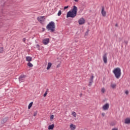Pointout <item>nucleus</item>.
Instances as JSON below:
<instances>
[{
  "label": "nucleus",
  "mask_w": 130,
  "mask_h": 130,
  "mask_svg": "<svg viewBox=\"0 0 130 130\" xmlns=\"http://www.w3.org/2000/svg\"><path fill=\"white\" fill-rule=\"evenodd\" d=\"M78 12V7L76 6H73V8L72 11H70L67 13V18H75L77 16V13Z\"/></svg>",
  "instance_id": "1"
},
{
  "label": "nucleus",
  "mask_w": 130,
  "mask_h": 130,
  "mask_svg": "<svg viewBox=\"0 0 130 130\" xmlns=\"http://www.w3.org/2000/svg\"><path fill=\"white\" fill-rule=\"evenodd\" d=\"M46 29L48 31H50V32H54L55 31V24L54 22L51 21L49 22L46 26Z\"/></svg>",
  "instance_id": "2"
},
{
  "label": "nucleus",
  "mask_w": 130,
  "mask_h": 130,
  "mask_svg": "<svg viewBox=\"0 0 130 130\" xmlns=\"http://www.w3.org/2000/svg\"><path fill=\"white\" fill-rule=\"evenodd\" d=\"M113 73L116 79H119V78H120V76H121V70L120 69V68H115L113 70Z\"/></svg>",
  "instance_id": "3"
},
{
  "label": "nucleus",
  "mask_w": 130,
  "mask_h": 130,
  "mask_svg": "<svg viewBox=\"0 0 130 130\" xmlns=\"http://www.w3.org/2000/svg\"><path fill=\"white\" fill-rule=\"evenodd\" d=\"M27 76L25 75H20L19 77V81L20 83H22V82H24L25 81V78H26Z\"/></svg>",
  "instance_id": "4"
},
{
  "label": "nucleus",
  "mask_w": 130,
  "mask_h": 130,
  "mask_svg": "<svg viewBox=\"0 0 130 130\" xmlns=\"http://www.w3.org/2000/svg\"><path fill=\"white\" fill-rule=\"evenodd\" d=\"M85 19L84 18H81L79 20H78V23L79 25H84L85 24Z\"/></svg>",
  "instance_id": "5"
},
{
  "label": "nucleus",
  "mask_w": 130,
  "mask_h": 130,
  "mask_svg": "<svg viewBox=\"0 0 130 130\" xmlns=\"http://www.w3.org/2000/svg\"><path fill=\"white\" fill-rule=\"evenodd\" d=\"M93 79H94V76H91L90 78L89 79V82L88 84L89 87H91L92 86V84L93 83Z\"/></svg>",
  "instance_id": "6"
},
{
  "label": "nucleus",
  "mask_w": 130,
  "mask_h": 130,
  "mask_svg": "<svg viewBox=\"0 0 130 130\" xmlns=\"http://www.w3.org/2000/svg\"><path fill=\"white\" fill-rule=\"evenodd\" d=\"M101 14L103 17H106V11L104 10V7L102 6Z\"/></svg>",
  "instance_id": "7"
},
{
  "label": "nucleus",
  "mask_w": 130,
  "mask_h": 130,
  "mask_svg": "<svg viewBox=\"0 0 130 130\" xmlns=\"http://www.w3.org/2000/svg\"><path fill=\"white\" fill-rule=\"evenodd\" d=\"M108 108H109V104L108 103L106 104L103 106V109L104 110H108Z\"/></svg>",
  "instance_id": "8"
},
{
  "label": "nucleus",
  "mask_w": 130,
  "mask_h": 130,
  "mask_svg": "<svg viewBox=\"0 0 130 130\" xmlns=\"http://www.w3.org/2000/svg\"><path fill=\"white\" fill-rule=\"evenodd\" d=\"M49 42V39L46 38L43 40V43L44 45H47V44Z\"/></svg>",
  "instance_id": "9"
},
{
  "label": "nucleus",
  "mask_w": 130,
  "mask_h": 130,
  "mask_svg": "<svg viewBox=\"0 0 130 130\" xmlns=\"http://www.w3.org/2000/svg\"><path fill=\"white\" fill-rule=\"evenodd\" d=\"M103 59L104 60V63H107V56L106 54H105L103 56Z\"/></svg>",
  "instance_id": "10"
},
{
  "label": "nucleus",
  "mask_w": 130,
  "mask_h": 130,
  "mask_svg": "<svg viewBox=\"0 0 130 130\" xmlns=\"http://www.w3.org/2000/svg\"><path fill=\"white\" fill-rule=\"evenodd\" d=\"M8 120H9V117H6L3 119V120L1 121V123L2 124L6 123V122H7Z\"/></svg>",
  "instance_id": "11"
},
{
  "label": "nucleus",
  "mask_w": 130,
  "mask_h": 130,
  "mask_svg": "<svg viewBox=\"0 0 130 130\" xmlns=\"http://www.w3.org/2000/svg\"><path fill=\"white\" fill-rule=\"evenodd\" d=\"M44 18V16H41L40 17H38L37 20L39 21V22H40V23H42V22H43V18Z\"/></svg>",
  "instance_id": "12"
},
{
  "label": "nucleus",
  "mask_w": 130,
  "mask_h": 130,
  "mask_svg": "<svg viewBox=\"0 0 130 130\" xmlns=\"http://www.w3.org/2000/svg\"><path fill=\"white\" fill-rule=\"evenodd\" d=\"M26 61H28V62H30V61H32V58L30 56H26Z\"/></svg>",
  "instance_id": "13"
},
{
  "label": "nucleus",
  "mask_w": 130,
  "mask_h": 130,
  "mask_svg": "<svg viewBox=\"0 0 130 130\" xmlns=\"http://www.w3.org/2000/svg\"><path fill=\"white\" fill-rule=\"evenodd\" d=\"M125 123H126V124H129V123H130V119L129 118H126L125 119Z\"/></svg>",
  "instance_id": "14"
},
{
  "label": "nucleus",
  "mask_w": 130,
  "mask_h": 130,
  "mask_svg": "<svg viewBox=\"0 0 130 130\" xmlns=\"http://www.w3.org/2000/svg\"><path fill=\"white\" fill-rule=\"evenodd\" d=\"M54 128V124H52V125H49L48 126V129H53Z\"/></svg>",
  "instance_id": "15"
},
{
  "label": "nucleus",
  "mask_w": 130,
  "mask_h": 130,
  "mask_svg": "<svg viewBox=\"0 0 130 130\" xmlns=\"http://www.w3.org/2000/svg\"><path fill=\"white\" fill-rule=\"evenodd\" d=\"M70 128L72 129V130H75V129L76 128V125H74L73 124H71L70 125Z\"/></svg>",
  "instance_id": "16"
},
{
  "label": "nucleus",
  "mask_w": 130,
  "mask_h": 130,
  "mask_svg": "<svg viewBox=\"0 0 130 130\" xmlns=\"http://www.w3.org/2000/svg\"><path fill=\"white\" fill-rule=\"evenodd\" d=\"M51 66H52L51 62H48V66L47 67V70H49L51 68Z\"/></svg>",
  "instance_id": "17"
},
{
  "label": "nucleus",
  "mask_w": 130,
  "mask_h": 130,
  "mask_svg": "<svg viewBox=\"0 0 130 130\" xmlns=\"http://www.w3.org/2000/svg\"><path fill=\"white\" fill-rule=\"evenodd\" d=\"M32 105H33V102H31L28 105V109H30L31 107H32Z\"/></svg>",
  "instance_id": "18"
},
{
  "label": "nucleus",
  "mask_w": 130,
  "mask_h": 130,
  "mask_svg": "<svg viewBox=\"0 0 130 130\" xmlns=\"http://www.w3.org/2000/svg\"><path fill=\"white\" fill-rule=\"evenodd\" d=\"M4 48L2 47V44H0V53L3 52Z\"/></svg>",
  "instance_id": "19"
},
{
  "label": "nucleus",
  "mask_w": 130,
  "mask_h": 130,
  "mask_svg": "<svg viewBox=\"0 0 130 130\" xmlns=\"http://www.w3.org/2000/svg\"><path fill=\"white\" fill-rule=\"evenodd\" d=\"M27 66L29 67V68H32V67H33V64L30 62H28L27 63Z\"/></svg>",
  "instance_id": "20"
},
{
  "label": "nucleus",
  "mask_w": 130,
  "mask_h": 130,
  "mask_svg": "<svg viewBox=\"0 0 130 130\" xmlns=\"http://www.w3.org/2000/svg\"><path fill=\"white\" fill-rule=\"evenodd\" d=\"M48 89H47V91H45V93L44 94L43 96L44 97H46V95H47Z\"/></svg>",
  "instance_id": "21"
},
{
  "label": "nucleus",
  "mask_w": 130,
  "mask_h": 130,
  "mask_svg": "<svg viewBox=\"0 0 130 130\" xmlns=\"http://www.w3.org/2000/svg\"><path fill=\"white\" fill-rule=\"evenodd\" d=\"M72 115H73V116L74 117H76L77 116V113H76V112H73L72 113Z\"/></svg>",
  "instance_id": "22"
},
{
  "label": "nucleus",
  "mask_w": 130,
  "mask_h": 130,
  "mask_svg": "<svg viewBox=\"0 0 130 130\" xmlns=\"http://www.w3.org/2000/svg\"><path fill=\"white\" fill-rule=\"evenodd\" d=\"M58 16H60L61 15V11L59 10L57 13Z\"/></svg>",
  "instance_id": "23"
},
{
  "label": "nucleus",
  "mask_w": 130,
  "mask_h": 130,
  "mask_svg": "<svg viewBox=\"0 0 130 130\" xmlns=\"http://www.w3.org/2000/svg\"><path fill=\"white\" fill-rule=\"evenodd\" d=\"M101 92H102V93H105V88H102V89H101Z\"/></svg>",
  "instance_id": "24"
},
{
  "label": "nucleus",
  "mask_w": 130,
  "mask_h": 130,
  "mask_svg": "<svg viewBox=\"0 0 130 130\" xmlns=\"http://www.w3.org/2000/svg\"><path fill=\"white\" fill-rule=\"evenodd\" d=\"M116 86V85L115 84H112L111 87L114 88H115Z\"/></svg>",
  "instance_id": "25"
},
{
  "label": "nucleus",
  "mask_w": 130,
  "mask_h": 130,
  "mask_svg": "<svg viewBox=\"0 0 130 130\" xmlns=\"http://www.w3.org/2000/svg\"><path fill=\"white\" fill-rule=\"evenodd\" d=\"M88 33H89V30H87V31L85 32V36H87V35H88Z\"/></svg>",
  "instance_id": "26"
},
{
  "label": "nucleus",
  "mask_w": 130,
  "mask_h": 130,
  "mask_svg": "<svg viewBox=\"0 0 130 130\" xmlns=\"http://www.w3.org/2000/svg\"><path fill=\"white\" fill-rule=\"evenodd\" d=\"M36 115H37V111L35 112L34 114V116H36Z\"/></svg>",
  "instance_id": "27"
},
{
  "label": "nucleus",
  "mask_w": 130,
  "mask_h": 130,
  "mask_svg": "<svg viewBox=\"0 0 130 130\" xmlns=\"http://www.w3.org/2000/svg\"><path fill=\"white\" fill-rule=\"evenodd\" d=\"M128 90H126L125 92V94H126V95H128Z\"/></svg>",
  "instance_id": "28"
},
{
  "label": "nucleus",
  "mask_w": 130,
  "mask_h": 130,
  "mask_svg": "<svg viewBox=\"0 0 130 130\" xmlns=\"http://www.w3.org/2000/svg\"><path fill=\"white\" fill-rule=\"evenodd\" d=\"M67 9H69V6H65V7H64V10H67Z\"/></svg>",
  "instance_id": "29"
},
{
  "label": "nucleus",
  "mask_w": 130,
  "mask_h": 130,
  "mask_svg": "<svg viewBox=\"0 0 130 130\" xmlns=\"http://www.w3.org/2000/svg\"><path fill=\"white\" fill-rule=\"evenodd\" d=\"M54 117V116L53 115H52L50 117V119H53V118Z\"/></svg>",
  "instance_id": "30"
},
{
  "label": "nucleus",
  "mask_w": 130,
  "mask_h": 130,
  "mask_svg": "<svg viewBox=\"0 0 130 130\" xmlns=\"http://www.w3.org/2000/svg\"><path fill=\"white\" fill-rule=\"evenodd\" d=\"M36 47H37V48H38V49H39V47H40L39 45H38V44L37 45Z\"/></svg>",
  "instance_id": "31"
},
{
  "label": "nucleus",
  "mask_w": 130,
  "mask_h": 130,
  "mask_svg": "<svg viewBox=\"0 0 130 130\" xmlns=\"http://www.w3.org/2000/svg\"><path fill=\"white\" fill-rule=\"evenodd\" d=\"M102 116H105V113H102Z\"/></svg>",
  "instance_id": "32"
},
{
  "label": "nucleus",
  "mask_w": 130,
  "mask_h": 130,
  "mask_svg": "<svg viewBox=\"0 0 130 130\" xmlns=\"http://www.w3.org/2000/svg\"><path fill=\"white\" fill-rule=\"evenodd\" d=\"M23 42H25V41H26V39L25 38H23Z\"/></svg>",
  "instance_id": "33"
},
{
  "label": "nucleus",
  "mask_w": 130,
  "mask_h": 130,
  "mask_svg": "<svg viewBox=\"0 0 130 130\" xmlns=\"http://www.w3.org/2000/svg\"><path fill=\"white\" fill-rule=\"evenodd\" d=\"M42 30H43V32H44V31H45V28L43 27Z\"/></svg>",
  "instance_id": "34"
},
{
  "label": "nucleus",
  "mask_w": 130,
  "mask_h": 130,
  "mask_svg": "<svg viewBox=\"0 0 130 130\" xmlns=\"http://www.w3.org/2000/svg\"><path fill=\"white\" fill-rule=\"evenodd\" d=\"M112 130H118L116 128H113Z\"/></svg>",
  "instance_id": "35"
},
{
  "label": "nucleus",
  "mask_w": 130,
  "mask_h": 130,
  "mask_svg": "<svg viewBox=\"0 0 130 130\" xmlns=\"http://www.w3.org/2000/svg\"><path fill=\"white\" fill-rule=\"evenodd\" d=\"M115 27H118V24L117 23L115 24Z\"/></svg>",
  "instance_id": "36"
},
{
  "label": "nucleus",
  "mask_w": 130,
  "mask_h": 130,
  "mask_svg": "<svg viewBox=\"0 0 130 130\" xmlns=\"http://www.w3.org/2000/svg\"><path fill=\"white\" fill-rule=\"evenodd\" d=\"M75 2H76V3H78V2H79V0H74Z\"/></svg>",
  "instance_id": "37"
},
{
  "label": "nucleus",
  "mask_w": 130,
  "mask_h": 130,
  "mask_svg": "<svg viewBox=\"0 0 130 130\" xmlns=\"http://www.w3.org/2000/svg\"><path fill=\"white\" fill-rule=\"evenodd\" d=\"M60 65L59 64H58L57 66V68H59V66H60Z\"/></svg>",
  "instance_id": "38"
},
{
  "label": "nucleus",
  "mask_w": 130,
  "mask_h": 130,
  "mask_svg": "<svg viewBox=\"0 0 130 130\" xmlns=\"http://www.w3.org/2000/svg\"><path fill=\"white\" fill-rule=\"evenodd\" d=\"M83 90H86V87H83Z\"/></svg>",
  "instance_id": "39"
},
{
  "label": "nucleus",
  "mask_w": 130,
  "mask_h": 130,
  "mask_svg": "<svg viewBox=\"0 0 130 130\" xmlns=\"http://www.w3.org/2000/svg\"><path fill=\"white\" fill-rule=\"evenodd\" d=\"M125 43L126 44H127L128 42L126 41V42H125Z\"/></svg>",
  "instance_id": "40"
}]
</instances>
